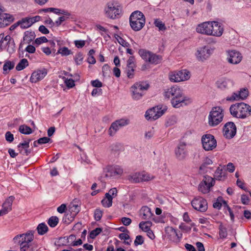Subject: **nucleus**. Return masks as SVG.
Listing matches in <instances>:
<instances>
[{
  "label": "nucleus",
  "mask_w": 251,
  "mask_h": 251,
  "mask_svg": "<svg viewBox=\"0 0 251 251\" xmlns=\"http://www.w3.org/2000/svg\"><path fill=\"white\" fill-rule=\"evenodd\" d=\"M164 96L167 98H172L171 103L174 107L178 108L183 105H186L189 99L185 96L180 89L176 85L168 88L164 92Z\"/></svg>",
  "instance_id": "1"
},
{
  "label": "nucleus",
  "mask_w": 251,
  "mask_h": 251,
  "mask_svg": "<svg viewBox=\"0 0 251 251\" xmlns=\"http://www.w3.org/2000/svg\"><path fill=\"white\" fill-rule=\"evenodd\" d=\"M145 17L139 11H135L131 13L129 17V24L131 28L135 31L140 30L145 25Z\"/></svg>",
  "instance_id": "2"
},
{
  "label": "nucleus",
  "mask_w": 251,
  "mask_h": 251,
  "mask_svg": "<svg viewBox=\"0 0 251 251\" xmlns=\"http://www.w3.org/2000/svg\"><path fill=\"white\" fill-rule=\"evenodd\" d=\"M224 114L222 109L219 107L212 108L208 116L209 125L215 126L219 124L223 120Z\"/></svg>",
  "instance_id": "3"
},
{
  "label": "nucleus",
  "mask_w": 251,
  "mask_h": 251,
  "mask_svg": "<svg viewBox=\"0 0 251 251\" xmlns=\"http://www.w3.org/2000/svg\"><path fill=\"white\" fill-rule=\"evenodd\" d=\"M138 53L143 59L151 64H158L162 60V56L157 55L145 49L139 50Z\"/></svg>",
  "instance_id": "4"
},
{
  "label": "nucleus",
  "mask_w": 251,
  "mask_h": 251,
  "mask_svg": "<svg viewBox=\"0 0 251 251\" xmlns=\"http://www.w3.org/2000/svg\"><path fill=\"white\" fill-rule=\"evenodd\" d=\"M149 84L146 82H139L135 83L131 87L132 98L135 100L140 99L144 95L143 91L147 90Z\"/></svg>",
  "instance_id": "5"
},
{
  "label": "nucleus",
  "mask_w": 251,
  "mask_h": 251,
  "mask_svg": "<svg viewBox=\"0 0 251 251\" xmlns=\"http://www.w3.org/2000/svg\"><path fill=\"white\" fill-rule=\"evenodd\" d=\"M215 182L214 178L206 175L204 176L202 181L200 183L198 190L202 194H207L209 192L210 188L214 185Z\"/></svg>",
  "instance_id": "6"
},
{
  "label": "nucleus",
  "mask_w": 251,
  "mask_h": 251,
  "mask_svg": "<svg viewBox=\"0 0 251 251\" xmlns=\"http://www.w3.org/2000/svg\"><path fill=\"white\" fill-rule=\"evenodd\" d=\"M201 142L203 149L207 151L213 150L217 146V141L214 136L211 134L202 136Z\"/></svg>",
  "instance_id": "7"
},
{
  "label": "nucleus",
  "mask_w": 251,
  "mask_h": 251,
  "mask_svg": "<svg viewBox=\"0 0 251 251\" xmlns=\"http://www.w3.org/2000/svg\"><path fill=\"white\" fill-rule=\"evenodd\" d=\"M160 106L153 107L148 110L145 113V117L148 120L154 121L160 117L165 112L166 109H161Z\"/></svg>",
  "instance_id": "8"
},
{
  "label": "nucleus",
  "mask_w": 251,
  "mask_h": 251,
  "mask_svg": "<svg viewBox=\"0 0 251 251\" xmlns=\"http://www.w3.org/2000/svg\"><path fill=\"white\" fill-rule=\"evenodd\" d=\"M191 204L195 210L201 212H205L208 208L206 200L201 197H196L192 201Z\"/></svg>",
  "instance_id": "9"
},
{
  "label": "nucleus",
  "mask_w": 251,
  "mask_h": 251,
  "mask_svg": "<svg viewBox=\"0 0 251 251\" xmlns=\"http://www.w3.org/2000/svg\"><path fill=\"white\" fill-rule=\"evenodd\" d=\"M127 177L131 183H139L150 180L153 178L154 176L150 174H130Z\"/></svg>",
  "instance_id": "10"
},
{
  "label": "nucleus",
  "mask_w": 251,
  "mask_h": 251,
  "mask_svg": "<svg viewBox=\"0 0 251 251\" xmlns=\"http://www.w3.org/2000/svg\"><path fill=\"white\" fill-rule=\"evenodd\" d=\"M190 78V72L186 70H181L175 72L170 75V79L173 82H180L187 80Z\"/></svg>",
  "instance_id": "11"
},
{
  "label": "nucleus",
  "mask_w": 251,
  "mask_h": 251,
  "mask_svg": "<svg viewBox=\"0 0 251 251\" xmlns=\"http://www.w3.org/2000/svg\"><path fill=\"white\" fill-rule=\"evenodd\" d=\"M165 232L167 238L171 241L178 243L182 237V234L177 233L176 230L171 226L165 227Z\"/></svg>",
  "instance_id": "12"
},
{
  "label": "nucleus",
  "mask_w": 251,
  "mask_h": 251,
  "mask_svg": "<svg viewBox=\"0 0 251 251\" xmlns=\"http://www.w3.org/2000/svg\"><path fill=\"white\" fill-rule=\"evenodd\" d=\"M224 136L228 139L232 138L236 133V127L234 123L230 122L226 123L224 127Z\"/></svg>",
  "instance_id": "13"
},
{
  "label": "nucleus",
  "mask_w": 251,
  "mask_h": 251,
  "mask_svg": "<svg viewBox=\"0 0 251 251\" xmlns=\"http://www.w3.org/2000/svg\"><path fill=\"white\" fill-rule=\"evenodd\" d=\"M136 67L135 58L133 56H130L127 60L126 68L125 71L128 78H133Z\"/></svg>",
  "instance_id": "14"
},
{
  "label": "nucleus",
  "mask_w": 251,
  "mask_h": 251,
  "mask_svg": "<svg viewBox=\"0 0 251 251\" xmlns=\"http://www.w3.org/2000/svg\"><path fill=\"white\" fill-rule=\"evenodd\" d=\"M211 22H205L199 24L196 28L198 33L207 35H211L212 32L211 30Z\"/></svg>",
  "instance_id": "15"
},
{
  "label": "nucleus",
  "mask_w": 251,
  "mask_h": 251,
  "mask_svg": "<svg viewBox=\"0 0 251 251\" xmlns=\"http://www.w3.org/2000/svg\"><path fill=\"white\" fill-rule=\"evenodd\" d=\"M48 70L45 68L41 70H38L34 71L31 74L30 80L32 83H36L37 82L43 79L47 75Z\"/></svg>",
  "instance_id": "16"
},
{
  "label": "nucleus",
  "mask_w": 251,
  "mask_h": 251,
  "mask_svg": "<svg viewBox=\"0 0 251 251\" xmlns=\"http://www.w3.org/2000/svg\"><path fill=\"white\" fill-rule=\"evenodd\" d=\"M242 59L241 54L238 51L232 50L228 52V61L233 64L239 63Z\"/></svg>",
  "instance_id": "17"
},
{
  "label": "nucleus",
  "mask_w": 251,
  "mask_h": 251,
  "mask_svg": "<svg viewBox=\"0 0 251 251\" xmlns=\"http://www.w3.org/2000/svg\"><path fill=\"white\" fill-rule=\"evenodd\" d=\"M104 11L106 17L112 19L116 18L120 12L119 9L114 6L112 3L109 4Z\"/></svg>",
  "instance_id": "18"
},
{
  "label": "nucleus",
  "mask_w": 251,
  "mask_h": 251,
  "mask_svg": "<svg viewBox=\"0 0 251 251\" xmlns=\"http://www.w3.org/2000/svg\"><path fill=\"white\" fill-rule=\"evenodd\" d=\"M216 85L219 89L225 90L231 88L233 86V82L230 79L223 77L216 82Z\"/></svg>",
  "instance_id": "19"
},
{
  "label": "nucleus",
  "mask_w": 251,
  "mask_h": 251,
  "mask_svg": "<svg viewBox=\"0 0 251 251\" xmlns=\"http://www.w3.org/2000/svg\"><path fill=\"white\" fill-rule=\"evenodd\" d=\"M212 24H211V30L212 33H211L212 36L220 37L221 36L224 31L223 27L222 26V25L215 21L211 22Z\"/></svg>",
  "instance_id": "20"
},
{
  "label": "nucleus",
  "mask_w": 251,
  "mask_h": 251,
  "mask_svg": "<svg viewBox=\"0 0 251 251\" xmlns=\"http://www.w3.org/2000/svg\"><path fill=\"white\" fill-rule=\"evenodd\" d=\"M212 53V50L207 46L201 48L198 50L197 56L201 60H203L208 58Z\"/></svg>",
  "instance_id": "21"
},
{
  "label": "nucleus",
  "mask_w": 251,
  "mask_h": 251,
  "mask_svg": "<svg viewBox=\"0 0 251 251\" xmlns=\"http://www.w3.org/2000/svg\"><path fill=\"white\" fill-rule=\"evenodd\" d=\"M31 139L25 141L24 143H20L18 145V149L20 153L24 155H28L31 152V150L29 149V143Z\"/></svg>",
  "instance_id": "22"
},
{
  "label": "nucleus",
  "mask_w": 251,
  "mask_h": 251,
  "mask_svg": "<svg viewBox=\"0 0 251 251\" xmlns=\"http://www.w3.org/2000/svg\"><path fill=\"white\" fill-rule=\"evenodd\" d=\"M4 45L7 46V51L12 54L15 51V44L14 39L9 35H6L4 38Z\"/></svg>",
  "instance_id": "23"
},
{
  "label": "nucleus",
  "mask_w": 251,
  "mask_h": 251,
  "mask_svg": "<svg viewBox=\"0 0 251 251\" xmlns=\"http://www.w3.org/2000/svg\"><path fill=\"white\" fill-rule=\"evenodd\" d=\"M251 115V106L244 102H241L240 118L245 119Z\"/></svg>",
  "instance_id": "24"
},
{
  "label": "nucleus",
  "mask_w": 251,
  "mask_h": 251,
  "mask_svg": "<svg viewBox=\"0 0 251 251\" xmlns=\"http://www.w3.org/2000/svg\"><path fill=\"white\" fill-rule=\"evenodd\" d=\"M175 153L178 159L184 158L186 155V144L184 143H180L176 150Z\"/></svg>",
  "instance_id": "25"
},
{
  "label": "nucleus",
  "mask_w": 251,
  "mask_h": 251,
  "mask_svg": "<svg viewBox=\"0 0 251 251\" xmlns=\"http://www.w3.org/2000/svg\"><path fill=\"white\" fill-rule=\"evenodd\" d=\"M13 20L12 16L6 13H0V27H4Z\"/></svg>",
  "instance_id": "26"
},
{
  "label": "nucleus",
  "mask_w": 251,
  "mask_h": 251,
  "mask_svg": "<svg viewBox=\"0 0 251 251\" xmlns=\"http://www.w3.org/2000/svg\"><path fill=\"white\" fill-rule=\"evenodd\" d=\"M229 111L233 117L240 118L241 102L232 104L230 107Z\"/></svg>",
  "instance_id": "27"
},
{
  "label": "nucleus",
  "mask_w": 251,
  "mask_h": 251,
  "mask_svg": "<svg viewBox=\"0 0 251 251\" xmlns=\"http://www.w3.org/2000/svg\"><path fill=\"white\" fill-rule=\"evenodd\" d=\"M140 215L142 219L149 220L151 218L153 214L151 209L149 207L145 206H143L140 209Z\"/></svg>",
  "instance_id": "28"
},
{
  "label": "nucleus",
  "mask_w": 251,
  "mask_h": 251,
  "mask_svg": "<svg viewBox=\"0 0 251 251\" xmlns=\"http://www.w3.org/2000/svg\"><path fill=\"white\" fill-rule=\"evenodd\" d=\"M123 169L118 165H108L104 168V173H123Z\"/></svg>",
  "instance_id": "29"
},
{
  "label": "nucleus",
  "mask_w": 251,
  "mask_h": 251,
  "mask_svg": "<svg viewBox=\"0 0 251 251\" xmlns=\"http://www.w3.org/2000/svg\"><path fill=\"white\" fill-rule=\"evenodd\" d=\"M35 37L34 32L31 31H26L24 33L23 37V42L25 44H29Z\"/></svg>",
  "instance_id": "30"
},
{
  "label": "nucleus",
  "mask_w": 251,
  "mask_h": 251,
  "mask_svg": "<svg viewBox=\"0 0 251 251\" xmlns=\"http://www.w3.org/2000/svg\"><path fill=\"white\" fill-rule=\"evenodd\" d=\"M235 170V167L233 163H228L226 166H223L219 167L215 173H219V172H223V171H228L229 173H233Z\"/></svg>",
  "instance_id": "31"
},
{
  "label": "nucleus",
  "mask_w": 251,
  "mask_h": 251,
  "mask_svg": "<svg viewBox=\"0 0 251 251\" xmlns=\"http://www.w3.org/2000/svg\"><path fill=\"white\" fill-rule=\"evenodd\" d=\"M15 66V63L13 62H11L9 60L5 61L3 66V74L4 75H7L9 72L12 70Z\"/></svg>",
  "instance_id": "32"
},
{
  "label": "nucleus",
  "mask_w": 251,
  "mask_h": 251,
  "mask_svg": "<svg viewBox=\"0 0 251 251\" xmlns=\"http://www.w3.org/2000/svg\"><path fill=\"white\" fill-rule=\"evenodd\" d=\"M15 200V197L13 196L9 197L2 204V207H4L9 211L12 210V203Z\"/></svg>",
  "instance_id": "33"
},
{
  "label": "nucleus",
  "mask_w": 251,
  "mask_h": 251,
  "mask_svg": "<svg viewBox=\"0 0 251 251\" xmlns=\"http://www.w3.org/2000/svg\"><path fill=\"white\" fill-rule=\"evenodd\" d=\"M17 24L20 25L21 27L24 29L27 28L32 25L28 18H24L22 20L19 21Z\"/></svg>",
  "instance_id": "34"
},
{
  "label": "nucleus",
  "mask_w": 251,
  "mask_h": 251,
  "mask_svg": "<svg viewBox=\"0 0 251 251\" xmlns=\"http://www.w3.org/2000/svg\"><path fill=\"white\" fill-rule=\"evenodd\" d=\"M28 66V62L26 59L23 58L20 60L16 67L17 71H21Z\"/></svg>",
  "instance_id": "35"
},
{
  "label": "nucleus",
  "mask_w": 251,
  "mask_h": 251,
  "mask_svg": "<svg viewBox=\"0 0 251 251\" xmlns=\"http://www.w3.org/2000/svg\"><path fill=\"white\" fill-rule=\"evenodd\" d=\"M19 131L24 134H30L32 133V129L28 126L23 125L19 126Z\"/></svg>",
  "instance_id": "36"
},
{
  "label": "nucleus",
  "mask_w": 251,
  "mask_h": 251,
  "mask_svg": "<svg viewBox=\"0 0 251 251\" xmlns=\"http://www.w3.org/2000/svg\"><path fill=\"white\" fill-rule=\"evenodd\" d=\"M38 233L40 235H43L48 230V227L45 223H41L37 227Z\"/></svg>",
  "instance_id": "37"
},
{
  "label": "nucleus",
  "mask_w": 251,
  "mask_h": 251,
  "mask_svg": "<svg viewBox=\"0 0 251 251\" xmlns=\"http://www.w3.org/2000/svg\"><path fill=\"white\" fill-rule=\"evenodd\" d=\"M121 128L118 124L116 123V122H113L109 129V134L110 136H113L115 133Z\"/></svg>",
  "instance_id": "38"
},
{
  "label": "nucleus",
  "mask_w": 251,
  "mask_h": 251,
  "mask_svg": "<svg viewBox=\"0 0 251 251\" xmlns=\"http://www.w3.org/2000/svg\"><path fill=\"white\" fill-rule=\"evenodd\" d=\"M59 223V219L57 216H51L49 218L48 221V225L51 227H54L57 225Z\"/></svg>",
  "instance_id": "39"
},
{
  "label": "nucleus",
  "mask_w": 251,
  "mask_h": 251,
  "mask_svg": "<svg viewBox=\"0 0 251 251\" xmlns=\"http://www.w3.org/2000/svg\"><path fill=\"white\" fill-rule=\"evenodd\" d=\"M59 53L62 56H67L72 54V52L68 48L64 47L63 48H60L56 54H58Z\"/></svg>",
  "instance_id": "40"
},
{
  "label": "nucleus",
  "mask_w": 251,
  "mask_h": 251,
  "mask_svg": "<svg viewBox=\"0 0 251 251\" xmlns=\"http://www.w3.org/2000/svg\"><path fill=\"white\" fill-rule=\"evenodd\" d=\"M219 229L220 238L222 239L226 238L227 235L226 228L224 226L222 223L220 224Z\"/></svg>",
  "instance_id": "41"
},
{
  "label": "nucleus",
  "mask_w": 251,
  "mask_h": 251,
  "mask_svg": "<svg viewBox=\"0 0 251 251\" xmlns=\"http://www.w3.org/2000/svg\"><path fill=\"white\" fill-rule=\"evenodd\" d=\"M151 224L150 221L141 222L139 224V227L144 231H148L150 229V226Z\"/></svg>",
  "instance_id": "42"
},
{
  "label": "nucleus",
  "mask_w": 251,
  "mask_h": 251,
  "mask_svg": "<svg viewBox=\"0 0 251 251\" xmlns=\"http://www.w3.org/2000/svg\"><path fill=\"white\" fill-rule=\"evenodd\" d=\"M226 100L232 101L234 100H241L240 97V93L239 92L233 93L232 95L230 97H227L226 98Z\"/></svg>",
  "instance_id": "43"
},
{
  "label": "nucleus",
  "mask_w": 251,
  "mask_h": 251,
  "mask_svg": "<svg viewBox=\"0 0 251 251\" xmlns=\"http://www.w3.org/2000/svg\"><path fill=\"white\" fill-rule=\"evenodd\" d=\"M102 231V228L97 227L95 229L92 230L90 234L89 237L91 239H94Z\"/></svg>",
  "instance_id": "44"
},
{
  "label": "nucleus",
  "mask_w": 251,
  "mask_h": 251,
  "mask_svg": "<svg viewBox=\"0 0 251 251\" xmlns=\"http://www.w3.org/2000/svg\"><path fill=\"white\" fill-rule=\"evenodd\" d=\"M109 148L111 151L117 152L122 149V145L120 143H115L112 144Z\"/></svg>",
  "instance_id": "45"
},
{
  "label": "nucleus",
  "mask_w": 251,
  "mask_h": 251,
  "mask_svg": "<svg viewBox=\"0 0 251 251\" xmlns=\"http://www.w3.org/2000/svg\"><path fill=\"white\" fill-rule=\"evenodd\" d=\"M239 92L240 93V99L244 100L249 96V91L247 88H242Z\"/></svg>",
  "instance_id": "46"
},
{
  "label": "nucleus",
  "mask_w": 251,
  "mask_h": 251,
  "mask_svg": "<svg viewBox=\"0 0 251 251\" xmlns=\"http://www.w3.org/2000/svg\"><path fill=\"white\" fill-rule=\"evenodd\" d=\"M154 24L156 27H158L159 30L164 31L166 29L165 24L162 21L158 19L154 21Z\"/></svg>",
  "instance_id": "47"
},
{
  "label": "nucleus",
  "mask_w": 251,
  "mask_h": 251,
  "mask_svg": "<svg viewBox=\"0 0 251 251\" xmlns=\"http://www.w3.org/2000/svg\"><path fill=\"white\" fill-rule=\"evenodd\" d=\"M103 215V211L99 208H97L94 212V218L97 221H100Z\"/></svg>",
  "instance_id": "48"
},
{
  "label": "nucleus",
  "mask_w": 251,
  "mask_h": 251,
  "mask_svg": "<svg viewBox=\"0 0 251 251\" xmlns=\"http://www.w3.org/2000/svg\"><path fill=\"white\" fill-rule=\"evenodd\" d=\"M83 58L82 53L79 52L75 55L74 59L77 65H80L82 61Z\"/></svg>",
  "instance_id": "49"
},
{
  "label": "nucleus",
  "mask_w": 251,
  "mask_h": 251,
  "mask_svg": "<svg viewBox=\"0 0 251 251\" xmlns=\"http://www.w3.org/2000/svg\"><path fill=\"white\" fill-rule=\"evenodd\" d=\"M144 240L143 237L141 235H137L134 241V245L135 246L141 245L144 243Z\"/></svg>",
  "instance_id": "50"
},
{
  "label": "nucleus",
  "mask_w": 251,
  "mask_h": 251,
  "mask_svg": "<svg viewBox=\"0 0 251 251\" xmlns=\"http://www.w3.org/2000/svg\"><path fill=\"white\" fill-rule=\"evenodd\" d=\"M64 82L68 88H73L75 86V81L72 78H65Z\"/></svg>",
  "instance_id": "51"
},
{
  "label": "nucleus",
  "mask_w": 251,
  "mask_h": 251,
  "mask_svg": "<svg viewBox=\"0 0 251 251\" xmlns=\"http://www.w3.org/2000/svg\"><path fill=\"white\" fill-rule=\"evenodd\" d=\"M115 122L121 127L126 126L129 124V121L128 120H125L123 119L117 120Z\"/></svg>",
  "instance_id": "52"
},
{
  "label": "nucleus",
  "mask_w": 251,
  "mask_h": 251,
  "mask_svg": "<svg viewBox=\"0 0 251 251\" xmlns=\"http://www.w3.org/2000/svg\"><path fill=\"white\" fill-rule=\"evenodd\" d=\"M48 42V40L47 39V38L45 36H43L36 38L34 41V43L39 45L41 44L42 43H46Z\"/></svg>",
  "instance_id": "53"
},
{
  "label": "nucleus",
  "mask_w": 251,
  "mask_h": 251,
  "mask_svg": "<svg viewBox=\"0 0 251 251\" xmlns=\"http://www.w3.org/2000/svg\"><path fill=\"white\" fill-rule=\"evenodd\" d=\"M102 70L103 75L104 76L109 75L110 73V67L108 65H107V64L104 65L102 67Z\"/></svg>",
  "instance_id": "54"
},
{
  "label": "nucleus",
  "mask_w": 251,
  "mask_h": 251,
  "mask_svg": "<svg viewBox=\"0 0 251 251\" xmlns=\"http://www.w3.org/2000/svg\"><path fill=\"white\" fill-rule=\"evenodd\" d=\"M212 163V161L210 159L206 158L203 164L200 167V170L201 171H205V168L206 167V166L211 164Z\"/></svg>",
  "instance_id": "55"
},
{
  "label": "nucleus",
  "mask_w": 251,
  "mask_h": 251,
  "mask_svg": "<svg viewBox=\"0 0 251 251\" xmlns=\"http://www.w3.org/2000/svg\"><path fill=\"white\" fill-rule=\"evenodd\" d=\"M50 141V139L49 137H44L39 138L37 140L38 144L42 145L49 143Z\"/></svg>",
  "instance_id": "56"
},
{
  "label": "nucleus",
  "mask_w": 251,
  "mask_h": 251,
  "mask_svg": "<svg viewBox=\"0 0 251 251\" xmlns=\"http://www.w3.org/2000/svg\"><path fill=\"white\" fill-rule=\"evenodd\" d=\"M5 137L6 140L9 143L12 142L14 140L13 135L10 131L6 132Z\"/></svg>",
  "instance_id": "57"
},
{
  "label": "nucleus",
  "mask_w": 251,
  "mask_h": 251,
  "mask_svg": "<svg viewBox=\"0 0 251 251\" xmlns=\"http://www.w3.org/2000/svg\"><path fill=\"white\" fill-rule=\"evenodd\" d=\"M68 19V17H66L65 16H62L60 17L58 19L55 21V24L57 26H59L61 25L62 23L66 20Z\"/></svg>",
  "instance_id": "58"
},
{
  "label": "nucleus",
  "mask_w": 251,
  "mask_h": 251,
  "mask_svg": "<svg viewBox=\"0 0 251 251\" xmlns=\"http://www.w3.org/2000/svg\"><path fill=\"white\" fill-rule=\"evenodd\" d=\"M105 197L104 199H106L108 201V204H106L107 206H112L113 197L110 193H106L105 195Z\"/></svg>",
  "instance_id": "59"
},
{
  "label": "nucleus",
  "mask_w": 251,
  "mask_h": 251,
  "mask_svg": "<svg viewBox=\"0 0 251 251\" xmlns=\"http://www.w3.org/2000/svg\"><path fill=\"white\" fill-rule=\"evenodd\" d=\"M57 13H56V14L63 15V16H65L66 17H68V19L69 18V17L71 16V13L70 12H69L68 11H66V10H65L63 9H58V10L57 11Z\"/></svg>",
  "instance_id": "60"
},
{
  "label": "nucleus",
  "mask_w": 251,
  "mask_h": 251,
  "mask_svg": "<svg viewBox=\"0 0 251 251\" xmlns=\"http://www.w3.org/2000/svg\"><path fill=\"white\" fill-rule=\"evenodd\" d=\"M70 209L71 210V212H74L73 214L74 216L76 215V214H77L79 211L78 206L76 204H73V205L70 207Z\"/></svg>",
  "instance_id": "61"
},
{
  "label": "nucleus",
  "mask_w": 251,
  "mask_h": 251,
  "mask_svg": "<svg viewBox=\"0 0 251 251\" xmlns=\"http://www.w3.org/2000/svg\"><path fill=\"white\" fill-rule=\"evenodd\" d=\"M123 224L126 226H129L131 223V220L129 218L123 217L121 219Z\"/></svg>",
  "instance_id": "62"
},
{
  "label": "nucleus",
  "mask_w": 251,
  "mask_h": 251,
  "mask_svg": "<svg viewBox=\"0 0 251 251\" xmlns=\"http://www.w3.org/2000/svg\"><path fill=\"white\" fill-rule=\"evenodd\" d=\"M75 44L77 48H81L84 46L85 41L84 40H76L75 41Z\"/></svg>",
  "instance_id": "63"
},
{
  "label": "nucleus",
  "mask_w": 251,
  "mask_h": 251,
  "mask_svg": "<svg viewBox=\"0 0 251 251\" xmlns=\"http://www.w3.org/2000/svg\"><path fill=\"white\" fill-rule=\"evenodd\" d=\"M91 84L93 87L97 88H100L102 86V83L98 79L92 81Z\"/></svg>",
  "instance_id": "64"
}]
</instances>
